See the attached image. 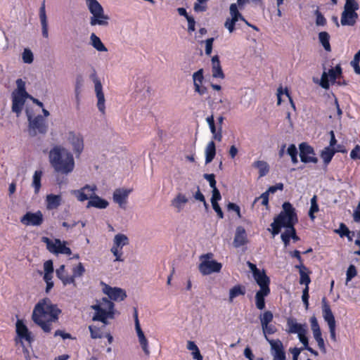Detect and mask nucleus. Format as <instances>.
<instances>
[{
  "mask_svg": "<svg viewBox=\"0 0 360 360\" xmlns=\"http://www.w3.org/2000/svg\"><path fill=\"white\" fill-rule=\"evenodd\" d=\"M13 94L12 110L18 115L20 113H21L25 103V100L26 98H28L29 96L15 94V93Z\"/></svg>",
  "mask_w": 360,
  "mask_h": 360,
  "instance_id": "nucleus-24",
  "label": "nucleus"
},
{
  "mask_svg": "<svg viewBox=\"0 0 360 360\" xmlns=\"http://www.w3.org/2000/svg\"><path fill=\"white\" fill-rule=\"evenodd\" d=\"M85 272V269L82 263L79 262L76 266L72 268V276L70 277L75 278L82 276Z\"/></svg>",
  "mask_w": 360,
  "mask_h": 360,
  "instance_id": "nucleus-50",
  "label": "nucleus"
},
{
  "mask_svg": "<svg viewBox=\"0 0 360 360\" xmlns=\"http://www.w3.org/2000/svg\"><path fill=\"white\" fill-rule=\"evenodd\" d=\"M130 191L117 189L113 193V200L121 208L125 209L126 200Z\"/></svg>",
  "mask_w": 360,
  "mask_h": 360,
  "instance_id": "nucleus-28",
  "label": "nucleus"
},
{
  "mask_svg": "<svg viewBox=\"0 0 360 360\" xmlns=\"http://www.w3.org/2000/svg\"><path fill=\"white\" fill-rule=\"evenodd\" d=\"M269 192L265 191L264 193H262L259 197L256 198L254 202H256L259 199H262V205L267 206L269 205Z\"/></svg>",
  "mask_w": 360,
  "mask_h": 360,
  "instance_id": "nucleus-62",
  "label": "nucleus"
},
{
  "mask_svg": "<svg viewBox=\"0 0 360 360\" xmlns=\"http://www.w3.org/2000/svg\"><path fill=\"white\" fill-rule=\"evenodd\" d=\"M56 276L66 285L71 283H75L73 277H70L65 271L64 264L60 266L56 271Z\"/></svg>",
  "mask_w": 360,
  "mask_h": 360,
  "instance_id": "nucleus-29",
  "label": "nucleus"
},
{
  "mask_svg": "<svg viewBox=\"0 0 360 360\" xmlns=\"http://www.w3.org/2000/svg\"><path fill=\"white\" fill-rule=\"evenodd\" d=\"M229 10L231 18H227L226 20L224 26L228 29L229 32L231 33L235 30V25L236 22L238 21V16L240 15V13L236 4H231Z\"/></svg>",
  "mask_w": 360,
  "mask_h": 360,
  "instance_id": "nucleus-17",
  "label": "nucleus"
},
{
  "mask_svg": "<svg viewBox=\"0 0 360 360\" xmlns=\"http://www.w3.org/2000/svg\"><path fill=\"white\" fill-rule=\"evenodd\" d=\"M188 201V198L185 195L182 193H179L172 200V205L176 208L178 212H180L183 208L184 205L187 203Z\"/></svg>",
  "mask_w": 360,
  "mask_h": 360,
  "instance_id": "nucleus-33",
  "label": "nucleus"
},
{
  "mask_svg": "<svg viewBox=\"0 0 360 360\" xmlns=\"http://www.w3.org/2000/svg\"><path fill=\"white\" fill-rule=\"evenodd\" d=\"M89 330L92 339L102 338L103 337L101 329L97 326H89Z\"/></svg>",
  "mask_w": 360,
  "mask_h": 360,
  "instance_id": "nucleus-48",
  "label": "nucleus"
},
{
  "mask_svg": "<svg viewBox=\"0 0 360 360\" xmlns=\"http://www.w3.org/2000/svg\"><path fill=\"white\" fill-rule=\"evenodd\" d=\"M252 166L259 169V177L266 175L269 170L267 162L263 160L255 161Z\"/></svg>",
  "mask_w": 360,
  "mask_h": 360,
  "instance_id": "nucleus-36",
  "label": "nucleus"
},
{
  "mask_svg": "<svg viewBox=\"0 0 360 360\" xmlns=\"http://www.w3.org/2000/svg\"><path fill=\"white\" fill-rule=\"evenodd\" d=\"M271 290H258L255 295V305L256 307L262 310L265 308V297L268 296Z\"/></svg>",
  "mask_w": 360,
  "mask_h": 360,
  "instance_id": "nucleus-32",
  "label": "nucleus"
},
{
  "mask_svg": "<svg viewBox=\"0 0 360 360\" xmlns=\"http://www.w3.org/2000/svg\"><path fill=\"white\" fill-rule=\"evenodd\" d=\"M282 210L274 217V221L271 224V234L275 236L278 235L282 228L295 226L298 223V217L295 207L289 202H285L282 205Z\"/></svg>",
  "mask_w": 360,
  "mask_h": 360,
  "instance_id": "nucleus-3",
  "label": "nucleus"
},
{
  "mask_svg": "<svg viewBox=\"0 0 360 360\" xmlns=\"http://www.w3.org/2000/svg\"><path fill=\"white\" fill-rule=\"evenodd\" d=\"M300 157L304 163H317L318 159L315 157L314 148L307 143H302L299 146Z\"/></svg>",
  "mask_w": 360,
  "mask_h": 360,
  "instance_id": "nucleus-12",
  "label": "nucleus"
},
{
  "mask_svg": "<svg viewBox=\"0 0 360 360\" xmlns=\"http://www.w3.org/2000/svg\"><path fill=\"white\" fill-rule=\"evenodd\" d=\"M129 243L128 237L123 233H117L115 236L113 245L110 249L111 252L115 257V262H123L122 248Z\"/></svg>",
  "mask_w": 360,
  "mask_h": 360,
  "instance_id": "nucleus-8",
  "label": "nucleus"
},
{
  "mask_svg": "<svg viewBox=\"0 0 360 360\" xmlns=\"http://www.w3.org/2000/svg\"><path fill=\"white\" fill-rule=\"evenodd\" d=\"M42 172L41 170H37L34 173L33 180H32V186L34 188L35 194H37L39 192V190L41 187V179L42 176Z\"/></svg>",
  "mask_w": 360,
  "mask_h": 360,
  "instance_id": "nucleus-40",
  "label": "nucleus"
},
{
  "mask_svg": "<svg viewBox=\"0 0 360 360\" xmlns=\"http://www.w3.org/2000/svg\"><path fill=\"white\" fill-rule=\"evenodd\" d=\"M319 211V205L317 203V196L314 195L311 199V207L309 211V216L313 220L315 218L314 213Z\"/></svg>",
  "mask_w": 360,
  "mask_h": 360,
  "instance_id": "nucleus-45",
  "label": "nucleus"
},
{
  "mask_svg": "<svg viewBox=\"0 0 360 360\" xmlns=\"http://www.w3.org/2000/svg\"><path fill=\"white\" fill-rule=\"evenodd\" d=\"M103 291L110 300L115 301H122L127 297L124 290L119 288H112L108 285H105Z\"/></svg>",
  "mask_w": 360,
  "mask_h": 360,
  "instance_id": "nucleus-19",
  "label": "nucleus"
},
{
  "mask_svg": "<svg viewBox=\"0 0 360 360\" xmlns=\"http://www.w3.org/2000/svg\"><path fill=\"white\" fill-rule=\"evenodd\" d=\"M227 209L229 211L232 210V211L235 212L236 213V214H237L238 218H240V219L242 218V215H241V213H240V208L236 203L229 202V204L227 205Z\"/></svg>",
  "mask_w": 360,
  "mask_h": 360,
  "instance_id": "nucleus-59",
  "label": "nucleus"
},
{
  "mask_svg": "<svg viewBox=\"0 0 360 360\" xmlns=\"http://www.w3.org/2000/svg\"><path fill=\"white\" fill-rule=\"evenodd\" d=\"M108 202L100 198L98 195H93L87 203V207H94L98 209H105L108 206Z\"/></svg>",
  "mask_w": 360,
  "mask_h": 360,
  "instance_id": "nucleus-30",
  "label": "nucleus"
},
{
  "mask_svg": "<svg viewBox=\"0 0 360 360\" xmlns=\"http://www.w3.org/2000/svg\"><path fill=\"white\" fill-rule=\"evenodd\" d=\"M49 160L54 171L68 174L75 168L73 155L61 146H55L49 151Z\"/></svg>",
  "mask_w": 360,
  "mask_h": 360,
  "instance_id": "nucleus-2",
  "label": "nucleus"
},
{
  "mask_svg": "<svg viewBox=\"0 0 360 360\" xmlns=\"http://www.w3.org/2000/svg\"><path fill=\"white\" fill-rule=\"evenodd\" d=\"M359 6L356 0H346L344 9L352 11H356Z\"/></svg>",
  "mask_w": 360,
  "mask_h": 360,
  "instance_id": "nucleus-51",
  "label": "nucleus"
},
{
  "mask_svg": "<svg viewBox=\"0 0 360 360\" xmlns=\"http://www.w3.org/2000/svg\"><path fill=\"white\" fill-rule=\"evenodd\" d=\"M96 190V186L86 185L79 190L73 191V194L79 201L84 202L91 199Z\"/></svg>",
  "mask_w": 360,
  "mask_h": 360,
  "instance_id": "nucleus-18",
  "label": "nucleus"
},
{
  "mask_svg": "<svg viewBox=\"0 0 360 360\" xmlns=\"http://www.w3.org/2000/svg\"><path fill=\"white\" fill-rule=\"evenodd\" d=\"M212 74L214 78L224 79L225 75L222 70L219 58L217 55L212 58Z\"/></svg>",
  "mask_w": 360,
  "mask_h": 360,
  "instance_id": "nucleus-26",
  "label": "nucleus"
},
{
  "mask_svg": "<svg viewBox=\"0 0 360 360\" xmlns=\"http://www.w3.org/2000/svg\"><path fill=\"white\" fill-rule=\"evenodd\" d=\"M360 146L356 145L350 153V158L353 160L360 159Z\"/></svg>",
  "mask_w": 360,
  "mask_h": 360,
  "instance_id": "nucleus-64",
  "label": "nucleus"
},
{
  "mask_svg": "<svg viewBox=\"0 0 360 360\" xmlns=\"http://www.w3.org/2000/svg\"><path fill=\"white\" fill-rule=\"evenodd\" d=\"M60 313L61 310L56 304H53L49 298H44L35 305L32 319L44 332L49 333L52 323L58 321Z\"/></svg>",
  "mask_w": 360,
  "mask_h": 360,
  "instance_id": "nucleus-1",
  "label": "nucleus"
},
{
  "mask_svg": "<svg viewBox=\"0 0 360 360\" xmlns=\"http://www.w3.org/2000/svg\"><path fill=\"white\" fill-rule=\"evenodd\" d=\"M316 24L317 25H321V26L325 25L326 24V19L325 18V17L319 11H316Z\"/></svg>",
  "mask_w": 360,
  "mask_h": 360,
  "instance_id": "nucleus-63",
  "label": "nucleus"
},
{
  "mask_svg": "<svg viewBox=\"0 0 360 360\" xmlns=\"http://www.w3.org/2000/svg\"><path fill=\"white\" fill-rule=\"evenodd\" d=\"M283 94H285L286 96L289 99V101L290 103V105L292 106V108L295 110V105L293 102V100L290 94V92L288 91V89L287 88H285V90L283 89V87L281 86L278 88L277 89V99H278V102H277V104L278 105H281V96Z\"/></svg>",
  "mask_w": 360,
  "mask_h": 360,
  "instance_id": "nucleus-39",
  "label": "nucleus"
},
{
  "mask_svg": "<svg viewBox=\"0 0 360 360\" xmlns=\"http://www.w3.org/2000/svg\"><path fill=\"white\" fill-rule=\"evenodd\" d=\"M358 19V14L356 11L345 10L341 15V24L343 26H353Z\"/></svg>",
  "mask_w": 360,
  "mask_h": 360,
  "instance_id": "nucleus-22",
  "label": "nucleus"
},
{
  "mask_svg": "<svg viewBox=\"0 0 360 360\" xmlns=\"http://www.w3.org/2000/svg\"><path fill=\"white\" fill-rule=\"evenodd\" d=\"M319 40L326 51H331V46L330 44V35L327 32L323 31L319 32Z\"/></svg>",
  "mask_w": 360,
  "mask_h": 360,
  "instance_id": "nucleus-35",
  "label": "nucleus"
},
{
  "mask_svg": "<svg viewBox=\"0 0 360 360\" xmlns=\"http://www.w3.org/2000/svg\"><path fill=\"white\" fill-rule=\"evenodd\" d=\"M311 324V329L313 332V335H316L321 333V330L316 316H313L309 319Z\"/></svg>",
  "mask_w": 360,
  "mask_h": 360,
  "instance_id": "nucleus-47",
  "label": "nucleus"
},
{
  "mask_svg": "<svg viewBox=\"0 0 360 360\" xmlns=\"http://www.w3.org/2000/svg\"><path fill=\"white\" fill-rule=\"evenodd\" d=\"M309 287L306 286L302 290V302L304 304L306 309H308V308H309Z\"/></svg>",
  "mask_w": 360,
  "mask_h": 360,
  "instance_id": "nucleus-57",
  "label": "nucleus"
},
{
  "mask_svg": "<svg viewBox=\"0 0 360 360\" xmlns=\"http://www.w3.org/2000/svg\"><path fill=\"white\" fill-rule=\"evenodd\" d=\"M261 325L264 326L266 328L267 324H269L274 319L273 313L271 311H265L262 315L259 316Z\"/></svg>",
  "mask_w": 360,
  "mask_h": 360,
  "instance_id": "nucleus-43",
  "label": "nucleus"
},
{
  "mask_svg": "<svg viewBox=\"0 0 360 360\" xmlns=\"http://www.w3.org/2000/svg\"><path fill=\"white\" fill-rule=\"evenodd\" d=\"M213 254L211 252L200 256V261L198 266L200 272L205 276L212 273H218L222 268V264L215 260H212Z\"/></svg>",
  "mask_w": 360,
  "mask_h": 360,
  "instance_id": "nucleus-5",
  "label": "nucleus"
},
{
  "mask_svg": "<svg viewBox=\"0 0 360 360\" xmlns=\"http://www.w3.org/2000/svg\"><path fill=\"white\" fill-rule=\"evenodd\" d=\"M357 274V271L354 265L351 264L347 269L346 274V281L347 282L350 281L353 278H354Z\"/></svg>",
  "mask_w": 360,
  "mask_h": 360,
  "instance_id": "nucleus-54",
  "label": "nucleus"
},
{
  "mask_svg": "<svg viewBox=\"0 0 360 360\" xmlns=\"http://www.w3.org/2000/svg\"><path fill=\"white\" fill-rule=\"evenodd\" d=\"M295 267L299 269L300 283L301 285H305V287H309V285L311 283V278L309 277L311 271L304 265H295Z\"/></svg>",
  "mask_w": 360,
  "mask_h": 360,
  "instance_id": "nucleus-27",
  "label": "nucleus"
},
{
  "mask_svg": "<svg viewBox=\"0 0 360 360\" xmlns=\"http://www.w3.org/2000/svg\"><path fill=\"white\" fill-rule=\"evenodd\" d=\"M245 294V288L244 286L237 285L233 286L229 291V300L233 301V298Z\"/></svg>",
  "mask_w": 360,
  "mask_h": 360,
  "instance_id": "nucleus-41",
  "label": "nucleus"
},
{
  "mask_svg": "<svg viewBox=\"0 0 360 360\" xmlns=\"http://www.w3.org/2000/svg\"><path fill=\"white\" fill-rule=\"evenodd\" d=\"M204 178L209 181L210 187L213 189L217 188L215 175L214 174H205Z\"/></svg>",
  "mask_w": 360,
  "mask_h": 360,
  "instance_id": "nucleus-60",
  "label": "nucleus"
},
{
  "mask_svg": "<svg viewBox=\"0 0 360 360\" xmlns=\"http://www.w3.org/2000/svg\"><path fill=\"white\" fill-rule=\"evenodd\" d=\"M320 85L325 89H328L330 87L329 79L328 73L323 72L321 78Z\"/></svg>",
  "mask_w": 360,
  "mask_h": 360,
  "instance_id": "nucleus-58",
  "label": "nucleus"
},
{
  "mask_svg": "<svg viewBox=\"0 0 360 360\" xmlns=\"http://www.w3.org/2000/svg\"><path fill=\"white\" fill-rule=\"evenodd\" d=\"M91 308L95 311L92 317V320L94 321H101L104 325H107L108 319L114 318L115 311L103 309L99 305H92Z\"/></svg>",
  "mask_w": 360,
  "mask_h": 360,
  "instance_id": "nucleus-14",
  "label": "nucleus"
},
{
  "mask_svg": "<svg viewBox=\"0 0 360 360\" xmlns=\"http://www.w3.org/2000/svg\"><path fill=\"white\" fill-rule=\"evenodd\" d=\"M20 222L28 226H39L44 222V216L40 210L36 212H27L21 218Z\"/></svg>",
  "mask_w": 360,
  "mask_h": 360,
  "instance_id": "nucleus-11",
  "label": "nucleus"
},
{
  "mask_svg": "<svg viewBox=\"0 0 360 360\" xmlns=\"http://www.w3.org/2000/svg\"><path fill=\"white\" fill-rule=\"evenodd\" d=\"M139 341L144 353L146 354V355L148 356L150 354V351L148 349V340L146 339V336L144 335L139 338Z\"/></svg>",
  "mask_w": 360,
  "mask_h": 360,
  "instance_id": "nucleus-56",
  "label": "nucleus"
},
{
  "mask_svg": "<svg viewBox=\"0 0 360 360\" xmlns=\"http://www.w3.org/2000/svg\"><path fill=\"white\" fill-rule=\"evenodd\" d=\"M91 45L94 49L98 51H107L108 49L101 41V39L97 37L94 33H92L90 37Z\"/></svg>",
  "mask_w": 360,
  "mask_h": 360,
  "instance_id": "nucleus-38",
  "label": "nucleus"
},
{
  "mask_svg": "<svg viewBox=\"0 0 360 360\" xmlns=\"http://www.w3.org/2000/svg\"><path fill=\"white\" fill-rule=\"evenodd\" d=\"M39 18L41 24L42 35L45 38L49 37L48 22L45 11L44 2L39 9Z\"/></svg>",
  "mask_w": 360,
  "mask_h": 360,
  "instance_id": "nucleus-31",
  "label": "nucleus"
},
{
  "mask_svg": "<svg viewBox=\"0 0 360 360\" xmlns=\"http://www.w3.org/2000/svg\"><path fill=\"white\" fill-rule=\"evenodd\" d=\"M90 78L94 83L96 96L98 99L97 107L98 110L104 115L105 112V96L103 92V86L96 72L94 70L93 73L90 75Z\"/></svg>",
  "mask_w": 360,
  "mask_h": 360,
  "instance_id": "nucleus-10",
  "label": "nucleus"
},
{
  "mask_svg": "<svg viewBox=\"0 0 360 360\" xmlns=\"http://www.w3.org/2000/svg\"><path fill=\"white\" fill-rule=\"evenodd\" d=\"M287 331L288 333H297V335L302 333V331L307 330L306 325L298 323L295 319L291 317L287 319Z\"/></svg>",
  "mask_w": 360,
  "mask_h": 360,
  "instance_id": "nucleus-23",
  "label": "nucleus"
},
{
  "mask_svg": "<svg viewBox=\"0 0 360 360\" xmlns=\"http://www.w3.org/2000/svg\"><path fill=\"white\" fill-rule=\"evenodd\" d=\"M29 134L31 136H35L37 133L45 134L48 130V124L46 120L41 115H37L32 118L28 115Z\"/></svg>",
  "mask_w": 360,
  "mask_h": 360,
  "instance_id": "nucleus-7",
  "label": "nucleus"
},
{
  "mask_svg": "<svg viewBox=\"0 0 360 360\" xmlns=\"http://www.w3.org/2000/svg\"><path fill=\"white\" fill-rule=\"evenodd\" d=\"M321 304L323 317L325 321L327 322L328 325L330 339L333 342H336V321L326 297H323L322 298Z\"/></svg>",
  "mask_w": 360,
  "mask_h": 360,
  "instance_id": "nucleus-6",
  "label": "nucleus"
},
{
  "mask_svg": "<svg viewBox=\"0 0 360 360\" xmlns=\"http://www.w3.org/2000/svg\"><path fill=\"white\" fill-rule=\"evenodd\" d=\"M15 328L17 335L20 338L22 345L23 344L22 340H25L29 343L33 341L31 332L22 320L18 319L16 321Z\"/></svg>",
  "mask_w": 360,
  "mask_h": 360,
  "instance_id": "nucleus-16",
  "label": "nucleus"
},
{
  "mask_svg": "<svg viewBox=\"0 0 360 360\" xmlns=\"http://www.w3.org/2000/svg\"><path fill=\"white\" fill-rule=\"evenodd\" d=\"M253 277L260 288L259 290H271L269 287L271 282L270 278L266 275L264 269H262L254 274Z\"/></svg>",
  "mask_w": 360,
  "mask_h": 360,
  "instance_id": "nucleus-20",
  "label": "nucleus"
},
{
  "mask_svg": "<svg viewBox=\"0 0 360 360\" xmlns=\"http://www.w3.org/2000/svg\"><path fill=\"white\" fill-rule=\"evenodd\" d=\"M248 243V239L245 228L241 226H238L233 239V246L235 248H240Z\"/></svg>",
  "mask_w": 360,
  "mask_h": 360,
  "instance_id": "nucleus-21",
  "label": "nucleus"
},
{
  "mask_svg": "<svg viewBox=\"0 0 360 360\" xmlns=\"http://www.w3.org/2000/svg\"><path fill=\"white\" fill-rule=\"evenodd\" d=\"M34 60V56L32 52L28 49H25L22 53V60L25 63H32Z\"/></svg>",
  "mask_w": 360,
  "mask_h": 360,
  "instance_id": "nucleus-53",
  "label": "nucleus"
},
{
  "mask_svg": "<svg viewBox=\"0 0 360 360\" xmlns=\"http://www.w3.org/2000/svg\"><path fill=\"white\" fill-rule=\"evenodd\" d=\"M262 330H263V333L264 334V336L266 338V339H269L266 336V335H271V334H274L276 332V328L275 326L272 325V324H267L266 328L264 327V326H262Z\"/></svg>",
  "mask_w": 360,
  "mask_h": 360,
  "instance_id": "nucleus-55",
  "label": "nucleus"
},
{
  "mask_svg": "<svg viewBox=\"0 0 360 360\" xmlns=\"http://www.w3.org/2000/svg\"><path fill=\"white\" fill-rule=\"evenodd\" d=\"M342 70L340 65H338L335 68H331L328 70V75L330 77V80L333 83L338 78L342 76Z\"/></svg>",
  "mask_w": 360,
  "mask_h": 360,
  "instance_id": "nucleus-42",
  "label": "nucleus"
},
{
  "mask_svg": "<svg viewBox=\"0 0 360 360\" xmlns=\"http://www.w3.org/2000/svg\"><path fill=\"white\" fill-rule=\"evenodd\" d=\"M96 305H99L103 309L115 311L114 303L106 297H103L101 302L98 304H96Z\"/></svg>",
  "mask_w": 360,
  "mask_h": 360,
  "instance_id": "nucleus-44",
  "label": "nucleus"
},
{
  "mask_svg": "<svg viewBox=\"0 0 360 360\" xmlns=\"http://www.w3.org/2000/svg\"><path fill=\"white\" fill-rule=\"evenodd\" d=\"M216 155V146L213 141H210L205 148V163H210Z\"/></svg>",
  "mask_w": 360,
  "mask_h": 360,
  "instance_id": "nucleus-34",
  "label": "nucleus"
},
{
  "mask_svg": "<svg viewBox=\"0 0 360 360\" xmlns=\"http://www.w3.org/2000/svg\"><path fill=\"white\" fill-rule=\"evenodd\" d=\"M68 140L72 145L73 150L77 155H79L84 149V139L79 133L69 131Z\"/></svg>",
  "mask_w": 360,
  "mask_h": 360,
  "instance_id": "nucleus-15",
  "label": "nucleus"
},
{
  "mask_svg": "<svg viewBox=\"0 0 360 360\" xmlns=\"http://www.w3.org/2000/svg\"><path fill=\"white\" fill-rule=\"evenodd\" d=\"M314 338L315 340L316 341L319 348L320 349L321 352H323V354H326V348L324 340L322 337V334L321 333V334H319L316 335H314Z\"/></svg>",
  "mask_w": 360,
  "mask_h": 360,
  "instance_id": "nucleus-52",
  "label": "nucleus"
},
{
  "mask_svg": "<svg viewBox=\"0 0 360 360\" xmlns=\"http://www.w3.org/2000/svg\"><path fill=\"white\" fill-rule=\"evenodd\" d=\"M336 152L337 150L330 147H326L324 148V150L321 153V157L323 159L325 165H327L329 164Z\"/></svg>",
  "mask_w": 360,
  "mask_h": 360,
  "instance_id": "nucleus-37",
  "label": "nucleus"
},
{
  "mask_svg": "<svg viewBox=\"0 0 360 360\" xmlns=\"http://www.w3.org/2000/svg\"><path fill=\"white\" fill-rule=\"evenodd\" d=\"M193 86L202 84L204 80L203 69L201 68L193 75Z\"/></svg>",
  "mask_w": 360,
  "mask_h": 360,
  "instance_id": "nucleus-49",
  "label": "nucleus"
},
{
  "mask_svg": "<svg viewBox=\"0 0 360 360\" xmlns=\"http://www.w3.org/2000/svg\"><path fill=\"white\" fill-rule=\"evenodd\" d=\"M88 7L92 16L90 19V24L92 26L98 25L107 26L108 25L109 17L104 14L102 6L97 0H86Z\"/></svg>",
  "mask_w": 360,
  "mask_h": 360,
  "instance_id": "nucleus-4",
  "label": "nucleus"
},
{
  "mask_svg": "<svg viewBox=\"0 0 360 360\" xmlns=\"http://www.w3.org/2000/svg\"><path fill=\"white\" fill-rule=\"evenodd\" d=\"M17 91L15 94L22 95L24 96H30V94L26 91L25 82L22 79L16 80Z\"/></svg>",
  "mask_w": 360,
  "mask_h": 360,
  "instance_id": "nucleus-46",
  "label": "nucleus"
},
{
  "mask_svg": "<svg viewBox=\"0 0 360 360\" xmlns=\"http://www.w3.org/2000/svg\"><path fill=\"white\" fill-rule=\"evenodd\" d=\"M307 330L302 331L300 334L298 335V338L300 341L303 344L304 347L302 349H304L306 347L309 345L308 338L307 337Z\"/></svg>",
  "mask_w": 360,
  "mask_h": 360,
  "instance_id": "nucleus-61",
  "label": "nucleus"
},
{
  "mask_svg": "<svg viewBox=\"0 0 360 360\" xmlns=\"http://www.w3.org/2000/svg\"><path fill=\"white\" fill-rule=\"evenodd\" d=\"M267 341L271 345V352L273 360H286V355L282 342L279 340H270Z\"/></svg>",
  "mask_w": 360,
  "mask_h": 360,
  "instance_id": "nucleus-13",
  "label": "nucleus"
},
{
  "mask_svg": "<svg viewBox=\"0 0 360 360\" xmlns=\"http://www.w3.org/2000/svg\"><path fill=\"white\" fill-rule=\"evenodd\" d=\"M46 207L48 210L58 209L62 203V197L60 195L49 194L45 199Z\"/></svg>",
  "mask_w": 360,
  "mask_h": 360,
  "instance_id": "nucleus-25",
  "label": "nucleus"
},
{
  "mask_svg": "<svg viewBox=\"0 0 360 360\" xmlns=\"http://www.w3.org/2000/svg\"><path fill=\"white\" fill-rule=\"evenodd\" d=\"M43 241L46 243L47 249L49 252L55 254H65L70 255L71 249L65 245V242H61L60 239H55L54 241L47 237L43 238Z\"/></svg>",
  "mask_w": 360,
  "mask_h": 360,
  "instance_id": "nucleus-9",
  "label": "nucleus"
}]
</instances>
